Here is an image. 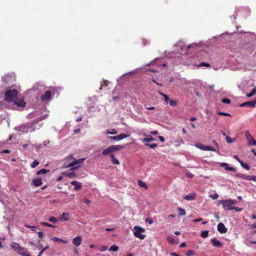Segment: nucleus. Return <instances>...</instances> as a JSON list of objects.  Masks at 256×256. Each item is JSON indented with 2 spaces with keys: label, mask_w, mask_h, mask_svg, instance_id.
<instances>
[{
  "label": "nucleus",
  "mask_w": 256,
  "mask_h": 256,
  "mask_svg": "<svg viewBox=\"0 0 256 256\" xmlns=\"http://www.w3.org/2000/svg\"><path fill=\"white\" fill-rule=\"evenodd\" d=\"M85 158H80L78 160H74L72 155H70L66 157L65 158V160L66 162H69L71 160H73L72 162H70L68 165L65 166V168H68L70 167H72V170H76L78 166H74L76 164H81L83 162Z\"/></svg>",
  "instance_id": "obj_1"
},
{
  "label": "nucleus",
  "mask_w": 256,
  "mask_h": 256,
  "mask_svg": "<svg viewBox=\"0 0 256 256\" xmlns=\"http://www.w3.org/2000/svg\"><path fill=\"white\" fill-rule=\"evenodd\" d=\"M219 203L222 204L224 209L227 211L232 210L233 206L236 204L237 202L228 199L226 200H221L220 201Z\"/></svg>",
  "instance_id": "obj_2"
},
{
  "label": "nucleus",
  "mask_w": 256,
  "mask_h": 256,
  "mask_svg": "<svg viewBox=\"0 0 256 256\" xmlns=\"http://www.w3.org/2000/svg\"><path fill=\"white\" fill-rule=\"evenodd\" d=\"M18 94V92L16 90H8L4 94V99L7 102H10L17 96Z\"/></svg>",
  "instance_id": "obj_3"
},
{
  "label": "nucleus",
  "mask_w": 256,
  "mask_h": 256,
  "mask_svg": "<svg viewBox=\"0 0 256 256\" xmlns=\"http://www.w3.org/2000/svg\"><path fill=\"white\" fill-rule=\"evenodd\" d=\"M134 236L140 240H144L146 235L142 234V232H144V229L139 226H134Z\"/></svg>",
  "instance_id": "obj_4"
},
{
  "label": "nucleus",
  "mask_w": 256,
  "mask_h": 256,
  "mask_svg": "<svg viewBox=\"0 0 256 256\" xmlns=\"http://www.w3.org/2000/svg\"><path fill=\"white\" fill-rule=\"evenodd\" d=\"M195 146L202 150L216 152V150L210 146H204L202 144H195Z\"/></svg>",
  "instance_id": "obj_5"
},
{
  "label": "nucleus",
  "mask_w": 256,
  "mask_h": 256,
  "mask_svg": "<svg viewBox=\"0 0 256 256\" xmlns=\"http://www.w3.org/2000/svg\"><path fill=\"white\" fill-rule=\"evenodd\" d=\"M51 98V92L49 90L45 92L40 96V100L42 102H45Z\"/></svg>",
  "instance_id": "obj_6"
},
{
  "label": "nucleus",
  "mask_w": 256,
  "mask_h": 256,
  "mask_svg": "<svg viewBox=\"0 0 256 256\" xmlns=\"http://www.w3.org/2000/svg\"><path fill=\"white\" fill-rule=\"evenodd\" d=\"M128 135L122 133L116 136H109L108 138L115 140H120L124 138H128Z\"/></svg>",
  "instance_id": "obj_7"
},
{
  "label": "nucleus",
  "mask_w": 256,
  "mask_h": 256,
  "mask_svg": "<svg viewBox=\"0 0 256 256\" xmlns=\"http://www.w3.org/2000/svg\"><path fill=\"white\" fill-rule=\"evenodd\" d=\"M256 100H253V101L243 102L242 104H240V107L248 106V107H250V108H254L256 106Z\"/></svg>",
  "instance_id": "obj_8"
},
{
  "label": "nucleus",
  "mask_w": 256,
  "mask_h": 256,
  "mask_svg": "<svg viewBox=\"0 0 256 256\" xmlns=\"http://www.w3.org/2000/svg\"><path fill=\"white\" fill-rule=\"evenodd\" d=\"M218 230L221 234H224L227 232V228L223 223L220 222L218 224Z\"/></svg>",
  "instance_id": "obj_9"
},
{
  "label": "nucleus",
  "mask_w": 256,
  "mask_h": 256,
  "mask_svg": "<svg viewBox=\"0 0 256 256\" xmlns=\"http://www.w3.org/2000/svg\"><path fill=\"white\" fill-rule=\"evenodd\" d=\"M82 241V238L81 236H78L72 240V244L76 246H78L80 245Z\"/></svg>",
  "instance_id": "obj_10"
},
{
  "label": "nucleus",
  "mask_w": 256,
  "mask_h": 256,
  "mask_svg": "<svg viewBox=\"0 0 256 256\" xmlns=\"http://www.w3.org/2000/svg\"><path fill=\"white\" fill-rule=\"evenodd\" d=\"M211 242L212 244L214 246H216L217 248H222V243L218 240L216 238H213L211 240Z\"/></svg>",
  "instance_id": "obj_11"
},
{
  "label": "nucleus",
  "mask_w": 256,
  "mask_h": 256,
  "mask_svg": "<svg viewBox=\"0 0 256 256\" xmlns=\"http://www.w3.org/2000/svg\"><path fill=\"white\" fill-rule=\"evenodd\" d=\"M184 198L186 200H192L196 198V194L191 193L184 196Z\"/></svg>",
  "instance_id": "obj_12"
},
{
  "label": "nucleus",
  "mask_w": 256,
  "mask_h": 256,
  "mask_svg": "<svg viewBox=\"0 0 256 256\" xmlns=\"http://www.w3.org/2000/svg\"><path fill=\"white\" fill-rule=\"evenodd\" d=\"M220 166L224 168L225 170H230V171H235L236 169L235 168L233 167H230L228 166V164L225 162H222L220 163Z\"/></svg>",
  "instance_id": "obj_13"
},
{
  "label": "nucleus",
  "mask_w": 256,
  "mask_h": 256,
  "mask_svg": "<svg viewBox=\"0 0 256 256\" xmlns=\"http://www.w3.org/2000/svg\"><path fill=\"white\" fill-rule=\"evenodd\" d=\"M14 103L19 106H24L26 104V102H24V100L22 98H16L14 102Z\"/></svg>",
  "instance_id": "obj_14"
},
{
  "label": "nucleus",
  "mask_w": 256,
  "mask_h": 256,
  "mask_svg": "<svg viewBox=\"0 0 256 256\" xmlns=\"http://www.w3.org/2000/svg\"><path fill=\"white\" fill-rule=\"evenodd\" d=\"M71 184L74 186V190H80L82 188V183L77 181H72L70 182Z\"/></svg>",
  "instance_id": "obj_15"
},
{
  "label": "nucleus",
  "mask_w": 256,
  "mask_h": 256,
  "mask_svg": "<svg viewBox=\"0 0 256 256\" xmlns=\"http://www.w3.org/2000/svg\"><path fill=\"white\" fill-rule=\"evenodd\" d=\"M18 254L22 256H31L28 250L24 248H22Z\"/></svg>",
  "instance_id": "obj_16"
},
{
  "label": "nucleus",
  "mask_w": 256,
  "mask_h": 256,
  "mask_svg": "<svg viewBox=\"0 0 256 256\" xmlns=\"http://www.w3.org/2000/svg\"><path fill=\"white\" fill-rule=\"evenodd\" d=\"M10 246L12 247V249H14L18 253L20 251V250L22 248V247H21L19 244L16 243V242L12 243L10 244Z\"/></svg>",
  "instance_id": "obj_17"
},
{
  "label": "nucleus",
  "mask_w": 256,
  "mask_h": 256,
  "mask_svg": "<svg viewBox=\"0 0 256 256\" xmlns=\"http://www.w3.org/2000/svg\"><path fill=\"white\" fill-rule=\"evenodd\" d=\"M32 184L35 186H40L42 184V182L40 178H36L32 180Z\"/></svg>",
  "instance_id": "obj_18"
},
{
  "label": "nucleus",
  "mask_w": 256,
  "mask_h": 256,
  "mask_svg": "<svg viewBox=\"0 0 256 256\" xmlns=\"http://www.w3.org/2000/svg\"><path fill=\"white\" fill-rule=\"evenodd\" d=\"M112 152H113L112 148V146H110L108 147V148H106V149L104 150L102 152V154L104 156H107L108 154H110H110H112Z\"/></svg>",
  "instance_id": "obj_19"
},
{
  "label": "nucleus",
  "mask_w": 256,
  "mask_h": 256,
  "mask_svg": "<svg viewBox=\"0 0 256 256\" xmlns=\"http://www.w3.org/2000/svg\"><path fill=\"white\" fill-rule=\"evenodd\" d=\"M111 146L113 152L116 151L120 150L124 148V146L123 145H113L112 146Z\"/></svg>",
  "instance_id": "obj_20"
},
{
  "label": "nucleus",
  "mask_w": 256,
  "mask_h": 256,
  "mask_svg": "<svg viewBox=\"0 0 256 256\" xmlns=\"http://www.w3.org/2000/svg\"><path fill=\"white\" fill-rule=\"evenodd\" d=\"M60 218L64 221H68L70 218V216L68 214L64 212L60 216Z\"/></svg>",
  "instance_id": "obj_21"
},
{
  "label": "nucleus",
  "mask_w": 256,
  "mask_h": 256,
  "mask_svg": "<svg viewBox=\"0 0 256 256\" xmlns=\"http://www.w3.org/2000/svg\"><path fill=\"white\" fill-rule=\"evenodd\" d=\"M110 158H111V161L112 162L115 164H120V162L118 160L115 158L114 155L112 154H110Z\"/></svg>",
  "instance_id": "obj_22"
},
{
  "label": "nucleus",
  "mask_w": 256,
  "mask_h": 256,
  "mask_svg": "<svg viewBox=\"0 0 256 256\" xmlns=\"http://www.w3.org/2000/svg\"><path fill=\"white\" fill-rule=\"evenodd\" d=\"M64 175L70 178H74L76 176V174L74 172H66L64 173Z\"/></svg>",
  "instance_id": "obj_23"
},
{
  "label": "nucleus",
  "mask_w": 256,
  "mask_h": 256,
  "mask_svg": "<svg viewBox=\"0 0 256 256\" xmlns=\"http://www.w3.org/2000/svg\"><path fill=\"white\" fill-rule=\"evenodd\" d=\"M52 240L53 241H54L56 242H62V243L65 244H68V242L67 240H63L60 238H57L56 236L53 237Z\"/></svg>",
  "instance_id": "obj_24"
},
{
  "label": "nucleus",
  "mask_w": 256,
  "mask_h": 256,
  "mask_svg": "<svg viewBox=\"0 0 256 256\" xmlns=\"http://www.w3.org/2000/svg\"><path fill=\"white\" fill-rule=\"evenodd\" d=\"M50 170H46L45 168H42L36 172V174H46L47 172H48Z\"/></svg>",
  "instance_id": "obj_25"
},
{
  "label": "nucleus",
  "mask_w": 256,
  "mask_h": 256,
  "mask_svg": "<svg viewBox=\"0 0 256 256\" xmlns=\"http://www.w3.org/2000/svg\"><path fill=\"white\" fill-rule=\"evenodd\" d=\"M178 212L179 216H184L186 214L185 210L181 208H178Z\"/></svg>",
  "instance_id": "obj_26"
},
{
  "label": "nucleus",
  "mask_w": 256,
  "mask_h": 256,
  "mask_svg": "<svg viewBox=\"0 0 256 256\" xmlns=\"http://www.w3.org/2000/svg\"><path fill=\"white\" fill-rule=\"evenodd\" d=\"M138 185L142 188H144L146 189L148 188L147 185L145 182L142 181L141 180H138Z\"/></svg>",
  "instance_id": "obj_27"
},
{
  "label": "nucleus",
  "mask_w": 256,
  "mask_h": 256,
  "mask_svg": "<svg viewBox=\"0 0 256 256\" xmlns=\"http://www.w3.org/2000/svg\"><path fill=\"white\" fill-rule=\"evenodd\" d=\"M226 140L227 142L229 143V144L234 142L236 140V138H232L230 136H226Z\"/></svg>",
  "instance_id": "obj_28"
},
{
  "label": "nucleus",
  "mask_w": 256,
  "mask_h": 256,
  "mask_svg": "<svg viewBox=\"0 0 256 256\" xmlns=\"http://www.w3.org/2000/svg\"><path fill=\"white\" fill-rule=\"evenodd\" d=\"M154 140V138L152 137L151 136H150L148 138H146L142 140V142H152Z\"/></svg>",
  "instance_id": "obj_29"
},
{
  "label": "nucleus",
  "mask_w": 256,
  "mask_h": 256,
  "mask_svg": "<svg viewBox=\"0 0 256 256\" xmlns=\"http://www.w3.org/2000/svg\"><path fill=\"white\" fill-rule=\"evenodd\" d=\"M158 94H160V96H162L164 98V100L166 102H168V101L169 100V98H168V96H167L166 94L160 92H158Z\"/></svg>",
  "instance_id": "obj_30"
},
{
  "label": "nucleus",
  "mask_w": 256,
  "mask_h": 256,
  "mask_svg": "<svg viewBox=\"0 0 256 256\" xmlns=\"http://www.w3.org/2000/svg\"><path fill=\"white\" fill-rule=\"evenodd\" d=\"M166 240L170 244H174L175 242V240L172 236L167 237Z\"/></svg>",
  "instance_id": "obj_31"
},
{
  "label": "nucleus",
  "mask_w": 256,
  "mask_h": 256,
  "mask_svg": "<svg viewBox=\"0 0 256 256\" xmlns=\"http://www.w3.org/2000/svg\"><path fill=\"white\" fill-rule=\"evenodd\" d=\"M208 230H204L201 232V236L203 238H206L208 236Z\"/></svg>",
  "instance_id": "obj_32"
},
{
  "label": "nucleus",
  "mask_w": 256,
  "mask_h": 256,
  "mask_svg": "<svg viewBox=\"0 0 256 256\" xmlns=\"http://www.w3.org/2000/svg\"><path fill=\"white\" fill-rule=\"evenodd\" d=\"M118 247L116 246L113 245L112 246L110 247V248L108 249L110 251H112L116 252L118 250Z\"/></svg>",
  "instance_id": "obj_33"
},
{
  "label": "nucleus",
  "mask_w": 256,
  "mask_h": 256,
  "mask_svg": "<svg viewBox=\"0 0 256 256\" xmlns=\"http://www.w3.org/2000/svg\"><path fill=\"white\" fill-rule=\"evenodd\" d=\"M256 94V88H254L250 93L246 94V96L248 98H250Z\"/></svg>",
  "instance_id": "obj_34"
},
{
  "label": "nucleus",
  "mask_w": 256,
  "mask_h": 256,
  "mask_svg": "<svg viewBox=\"0 0 256 256\" xmlns=\"http://www.w3.org/2000/svg\"><path fill=\"white\" fill-rule=\"evenodd\" d=\"M246 137L247 140H248V142L249 141H250L253 138V137L248 132H246Z\"/></svg>",
  "instance_id": "obj_35"
},
{
  "label": "nucleus",
  "mask_w": 256,
  "mask_h": 256,
  "mask_svg": "<svg viewBox=\"0 0 256 256\" xmlns=\"http://www.w3.org/2000/svg\"><path fill=\"white\" fill-rule=\"evenodd\" d=\"M240 164L242 168H245L246 170H250V166H249V165L248 164H245V163H244L242 162H240Z\"/></svg>",
  "instance_id": "obj_36"
},
{
  "label": "nucleus",
  "mask_w": 256,
  "mask_h": 256,
  "mask_svg": "<svg viewBox=\"0 0 256 256\" xmlns=\"http://www.w3.org/2000/svg\"><path fill=\"white\" fill-rule=\"evenodd\" d=\"M39 162L37 160H34L32 163L30 164L32 168H34L39 164Z\"/></svg>",
  "instance_id": "obj_37"
},
{
  "label": "nucleus",
  "mask_w": 256,
  "mask_h": 256,
  "mask_svg": "<svg viewBox=\"0 0 256 256\" xmlns=\"http://www.w3.org/2000/svg\"><path fill=\"white\" fill-rule=\"evenodd\" d=\"M170 105L172 106H176L178 105V102L176 100H170L169 102Z\"/></svg>",
  "instance_id": "obj_38"
},
{
  "label": "nucleus",
  "mask_w": 256,
  "mask_h": 256,
  "mask_svg": "<svg viewBox=\"0 0 256 256\" xmlns=\"http://www.w3.org/2000/svg\"><path fill=\"white\" fill-rule=\"evenodd\" d=\"M198 66H206V67H210V64L208 63L205 62H202L200 64L198 65Z\"/></svg>",
  "instance_id": "obj_39"
},
{
  "label": "nucleus",
  "mask_w": 256,
  "mask_h": 256,
  "mask_svg": "<svg viewBox=\"0 0 256 256\" xmlns=\"http://www.w3.org/2000/svg\"><path fill=\"white\" fill-rule=\"evenodd\" d=\"M118 133V132L116 129L112 128L110 131H108L106 132V134H116Z\"/></svg>",
  "instance_id": "obj_40"
},
{
  "label": "nucleus",
  "mask_w": 256,
  "mask_h": 256,
  "mask_svg": "<svg viewBox=\"0 0 256 256\" xmlns=\"http://www.w3.org/2000/svg\"><path fill=\"white\" fill-rule=\"evenodd\" d=\"M248 144L250 146H256V140L253 138L250 141L248 142Z\"/></svg>",
  "instance_id": "obj_41"
},
{
  "label": "nucleus",
  "mask_w": 256,
  "mask_h": 256,
  "mask_svg": "<svg viewBox=\"0 0 256 256\" xmlns=\"http://www.w3.org/2000/svg\"><path fill=\"white\" fill-rule=\"evenodd\" d=\"M41 224L42 225V226H46L48 227H52V228H54V226L52 224H51L48 222H41Z\"/></svg>",
  "instance_id": "obj_42"
},
{
  "label": "nucleus",
  "mask_w": 256,
  "mask_h": 256,
  "mask_svg": "<svg viewBox=\"0 0 256 256\" xmlns=\"http://www.w3.org/2000/svg\"><path fill=\"white\" fill-rule=\"evenodd\" d=\"M49 221L52 222L56 223L57 222L58 220L55 217L51 216L49 218Z\"/></svg>",
  "instance_id": "obj_43"
},
{
  "label": "nucleus",
  "mask_w": 256,
  "mask_h": 256,
  "mask_svg": "<svg viewBox=\"0 0 256 256\" xmlns=\"http://www.w3.org/2000/svg\"><path fill=\"white\" fill-rule=\"evenodd\" d=\"M222 102L224 104H229L230 102V100L228 98H224L222 99Z\"/></svg>",
  "instance_id": "obj_44"
},
{
  "label": "nucleus",
  "mask_w": 256,
  "mask_h": 256,
  "mask_svg": "<svg viewBox=\"0 0 256 256\" xmlns=\"http://www.w3.org/2000/svg\"><path fill=\"white\" fill-rule=\"evenodd\" d=\"M145 144L146 146H149L151 148H154L156 147V146H157L156 144Z\"/></svg>",
  "instance_id": "obj_45"
},
{
  "label": "nucleus",
  "mask_w": 256,
  "mask_h": 256,
  "mask_svg": "<svg viewBox=\"0 0 256 256\" xmlns=\"http://www.w3.org/2000/svg\"><path fill=\"white\" fill-rule=\"evenodd\" d=\"M236 176L238 178H241L244 180V178L246 177V175L242 173L237 174H236Z\"/></svg>",
  "instance_id": "obj_46"
},
{
  "label": "nucleus",
  "mask_w": 256,
  "mask_h": 256,
  "mask_svg": "<svg viewBox=\"0 0 256 256\" xmlns=\"http://www.w3.org/2000/svg\"><path fill=\"white\" fill-rule=\"evenodd\" d=\"M218 114L220 116H230V114L227 112H218Z\"/></svg>",
  "instance_id": "obj_47"
},
{
  "label": "nucleus",
  "mask_w": 256,
  "mask_h": 256,
  "mask_svg": "<svg viewBox=\"0 0 256 256\" xmlns=\"http://www.w3.org/2000/svg\"><path fill=\"white\" fill-rule=\"evenodd\" d=\"M194 254V252L193 250H188L186 253V256H191L193 255Z\"/></svg>",
  "instance_id": "obj_48"
},
{
  "label": "nucleus",
  "mask_w": 256,
  "mask_h": 256,
  "mask_svg": "<svg viewBox=\"0 0 256 256\" xmlns=\"http://www.w3.org/2000/svg\"><path fill=\"white\" fill-rule=\"evenodd\" d=\"M232 210H234L236 212H241L242 210V208H239L238 207H236V206H233L232 208Z\"/></svg>",
  "instance_id": "obj_49"
},
{
  "label": "nucleus",
  "mask_w": 256,
  "mask_h": 256,
  "mask_svg": "<svg viewBox=\"0 0 256 256\" xmlns=\"http://www.w3.org/2000/svg\"><path fill=\"white\" fill-rule=\"evenodd\" d=\"M38 237L40 238H42L44 236V234L42 232H38Z\"/></svg>",
  "instance_id": "obj_50"
},
{
  "label": "nucleus",
  "mask_w": 256,
  "mask_h": 256,
  "mask_svg": "<svg viewBox=\"0 0 256 256\" xmlns=\"http://www.w3.org/2000/svg\"><path fill=\"white\" fill-rule=\"evenodd\" d=\"M107 249H108V248L106 246H100V250L101 252H104V251H106V250H107Z\"/></svg>",
  "instance_id": "obj_51"
},
{
  "label": "nucleus",
  "mask_w": 256,
  "mask_h": 256,
  "mask_svg": "<svg viewBox=\"0 0 256 256\" xmlns=\"http://www.w3.org/2000/svg\"><path fill=\"white\" fill-rule=\"evenodd\" d=\"M252 176H246V177L244 178V180H252Z\"/></svg>",
  "instance_id": "obj_52"
},
{
  "label": "nucleus",
  "mask_w": 256,
  "mask_h": 256,
  "mask_svg": "<svg viewBox=\"0 0 256 256\" xmlns=\"http://www.w3.org/2000/svg\"><path fill=\"white\" fill-rule=\"evenodd\" d=\"M146 221L148 222L150 224H152L153 223V220L151 218H147L146 219Z\"/></svg>",
  "instance_id": "obj_53"
},
{
  "label": "nucleus",
  "mask_w": 256,
  "mask_h": 256,
  "mask_svg": "<svg viewBox=\"0 0 256 256\" xmlns=\"http://www.w3.org/2000/svg\"><path fill=\"white\" fill-rule=\"evenodd\" d=\"M234 158L240 164V162H242V161L239 158L238 156L235 155V156H234Z\"/></svg>",
  "instance_id": "obj_54"
},
{
  "label": "nucleus",
  "mask_w": 256,
  "mask_h": 256,
  "mask_svg": "<svg viewBox=\"0 0 256 256\" xmlns=\"http://www.w3.org/2000/svg\"><path fill=\"white\" fill-rule=\"evenodd\" d=\"M150 134L152 135H157L158 134V132L157 130L150 131Z\"/></svg>",
  "instance_id": "obj_55"
},
{
  "label": "nucleus",
  "mask_w": 256,
  "mask_h": 256,
  "mask_svg": "<svg viewBox=\"0 0 256 256\" xmlns=\"http://www.w3.org/2000/svg\"><path fill=\"white\" fill-rule=\"evenodd\" d=\"M158 138L162 142H164V138L162 136H158Z\"/></svg>",
  "instance_id": "obj_56"
},
{
  "label": "nucleus",
  "mask_w": 256,
  "mask_h": 256,
  "mask_svg": "<svg viewBox=\"0 0 256 256\" xmlns=\"http://www.w3.org/2000/svg\"><path fill=\"white\" fill-rule=\"evenodd\" d=\"M114 228H106V231H108V232H110V231H114Z\"/></svg>",
  "instance_id": "obj_57"
},
{
  "label": "nucleus",
  "mask_w": 256,
  "mask_h": 256,
  "mask_svg": "<svg viewBox=\"0 0 256 256\" xmlns=\"http://www.w3.org/2000/svg\"><path fill=\"white\" fill-rule=\"evenodd\" d=\"M74 132L75 133V134H78L80 132V128H76V129H75L74 130Z\"/></svg>",
  "instance_id": "obj_58"
},
{
  "label": "nucleus",
  "mask_w": 256,
  "mask_h": 256,
  "mask_svg": "<svg viewBox=\"0 0 256 256\" xmlns=\"http://www.w3.org/2000/svg\"><path fill=\"white\" fill-rule=\"evenodd\" d=\"M84 202H85L86 204H90V200H88V199H87V198H86V199L84 200Z\"/></svg>",
  "instance_id": "obj_59"
},
{
  "label": "nucleus",
  "mask_w": 256,
  "mask_h": 256,
  "mask_svg": "<svg viewBox=\"0 0 256 256\" xmlns=\"http://www.w3.org/2000/svg\"><path fill=\"white\" fill-rule=\"evenodd\" d=\"M202 218H198V219H196V220H193L194 222H200V221H202Z\"/></svg>",
  "instance_id": "obj_60"
},
{
  "label": "nucleus",
  "mask_w": 256,
  "mask_h": 256,
  "mask_svg": "<svg viewBox=\"0 0 256 256\" xmlns=\"http://www.w3.org/2000/svg\"><path fill=\"white\" fill-rule=\"evenodd\" d=\"M49 248L48 246H46L45 248H43L42 250V252H44L45 250H46L47 249H48Z\"/></svg>",
  "instance_id": "obj_61"
},
{
  "label": "nucleus",
  "mask_w": 256,
  "mask_h": 256,
  "mask_svg": "<svg viewBox=\"0 0 256 256\" xmlns=\"http://www.w3.org/2000/svg\"><path fill=\"white\" fill-rule=\"evenodd\" d=\"M146 108L148 110H154L155 108L154 106H150V107H146Z\"/></svg>",
  "instance_id": "obj_62"
},
{
  "label": "nucleus",
  "mask_w": 256,
  "mask_h": 256,
  "mask_svg": "<svg viewBox=\"0 0 256 256\" xmlns=\"http://www.w3.org/2000/svg\"><path fill=\"white\" fill-rule=\"evenodd\" d=\"M170 254L172 256H179L176 252H171Z\"/></svg>",
  "instance_id": "obj_63"
},
{
  "label": "nucleus",
  "mask_w": 256,
  "mask_h": 256,
  "mask_svg": "<svg viewBox=\"0 0 256 256\" xmlns=\"http://www.w3.org/2000/svg\"><path fill=\"white\" fill-rule=\"evenodd\" d=\"M252 180L256 182V176H252Z\"/></svg>",
  "instance_id": "obj_64"
}]
</instances>
